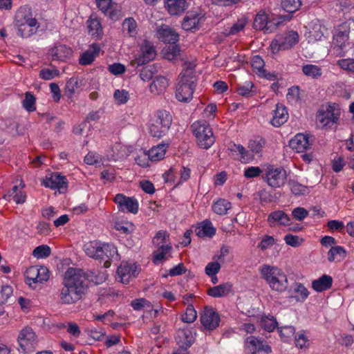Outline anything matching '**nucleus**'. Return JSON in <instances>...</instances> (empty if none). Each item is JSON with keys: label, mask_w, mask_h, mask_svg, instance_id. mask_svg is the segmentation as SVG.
Listing matches in <instances>:
<instances>
[{"label": "nucleus", "mask_w": 354, "mask_h": 354, "mask_svg": "<svg viewBox=\"0 0 354 354\" xmlns=\"http://www.w3.org/2000/svg\"><path fill=\"white\" fill-rule=\"evenodd\" d=\"M327 33V28L321 25H317L314 27L312 35L316 41H321L323 37H325V35Z\"/></svg>", "instance_id": "e2e57ef3"}, {"label": "nucleus", "mask_w": 354, "mask_h": 354, "mask_svg": "<svg viewBox=\"0 0 354 354\" xmlns=\"http://www.w3.org/2000/svg\"><path fill=\"white\" fill-rule=\"evenodd\" d=\"M279 333L283 342H287L295 333V329L292 326H286L278 328Z\"/></svg>", "instance_id": "4d7b16f0"}, {"label": "nucleus", "mask_w": 354, "mask_h": 354, "mask_svg": "<svg viewBox=\"0 0 354 354\" xmlns=\"http://www.w3.org/2000/svg\"><path fill=\"white\" fill-rule=\"evenodd\" d=\"M260 326L266 331L272 332L278 327V322L273 316H263L260 320Z\"/></svg>", "instance_id": "f704fd0d"}, {"label": "nucleus", "mask_w": 354, "mask_h": 354, "mask_svg": "<svg viewBox=\"0 0 354 354\" xmlns=\"http://www.w3.org/2000/svg\"><path fill=\"white\" fill-rule=\"evenodd\" d=\"M199 20L198 15L196 13L187 15L183 19L182 27L185 30H192L197 28Z\"/></svg>", "instance_id": "72a5a7b5"}, {"label": "nucleus", "mask_w": 354, "mask_h": 354, "mask_svg": "<svg viewBox=\"0 0 354 354\" xmlns=\"http://www.w3.org/2000/svg\"><path fill=\"white\" fill-rule=\"evenodd\" d=\"M232 290V284L230 283H225L220 284L207 290L208 295L212 297H221L227 295Z\"/></svg>", "instance_id": "c756f323"}, {"label": "nucleus", "mask_w": 354, "mask_h": 354, "mask_svg": "<svg viewBox=\"0 0 354 354\" xmlns=\"http://www.w3.org/2000/svg\"><path fill=\"white\" fill-rule=\"evenodd\" d=\"M221 265L216 261L209 263L205 267V274L208 276L216 275L220 270Z\"/></svg>", "instance_id": "338daca9"}, {"label": "nucleus", "mask_w": 354, "mask_h": 354, "mask_svg": "<svg viewBox=\"0 0 354 354\" xmlns=\"http://www.w3.org/2000/svg\"><path fill=\"white\" fill-rule=\"evenodd\" d=\"M288 118V114L286 108L281 104H277L271 124L274 127H280L287 121Z\"/></svg>", "instance_id": "a878e982"}, {"label": "nucleus", "mask_w": 354, "mask_h": 354, "mask_svg": "<svg viewBox=\"0 0 354 354\" xmlns=\"http://www.w3.org/2000/svg\"><path fill=\"white\" fill-rule=\"evenodd\" d=\"M141 54L138 57L131 61L132 66H142L155 59L156 53L155 48L149 41H145L140 48Z\"/></svg>", "instance_id": "ddd939ff"}, {"label": "nucleus", "mask_w": 354, "mask_h": 354, "mask_svg": "<svg viewBox=\"0 0 354 354\" xmlns=\"http://www.w3.org/2000/svg\"><path fill=\"white\" fill-rule=\"evenodd\" d=\"M228 148L232 152H235L241 156L240 160H248L253 157V155L241 145L230 144Z\"/></svg>", "instance_id": "4c0bfd02"}, {"label": "nucleus", "mask_w": 354, "mask_h": 354, "mask_svg": "<svg viewBox=\"0 0 354 354\" xmlns=\"http://www.w3.org/2000/svg\"><path fill=\"white\" fill-rule=\"evenodd\" d=\"M231 208V203L225 199H219L212 205L213 211L218 215H224Z\"/></svg>", "instance_id": "e433bc0d"}, {"label": "nucleus", "mask_w": 354, "mask_h": 354, "mask_svg": "<svg viewBox=\"0 0 354 354\" xmlns=\"http://www.w3.org/2000/svg\"><path fill=\"white\" fill-rule=\"evenodd\" d=\"M158 71V67L156 64L149 65L142 68L140 77L143 81H149Z\"/></svg>", "instance_id": "37998d69"}, {"label": "nucleus", "mask_w": 354, "mask_h": 354, "mask_svg": "<svg viewBox=\"0 0 354 354\" xmlns=\"http://www.w3.org/2000/svg\"><path fill=\"white\" fill-rule=\"evenodd\" d=\"M35 102V97L30 92H26L22 102L23 107L28 112H32L36 109Z\"/></svg>", "instance_id": "8fccbe9b"}, {"label": "nucleus", "mask_w": 354, "mask_h": 354, "mask_svg": "<svg viewBox=\"0 0 354 354\" xmlns=\"http://www.w3.org/2000/svg\"><path fill=\"white\" fill-rule=\"evenodd\" d=\"M192 128L201 148L208 149L214 143L212 129L206 121L194 122Z\"/></svg>", "instance_id": "20e7f679"}, {"label": "nucleus", "mask_w": 354, "mask_h": 354, "mask_svg": "<svg viewBox=\"0 0 354 354\" xmlns=\"http://www.w3.org/2000/svg\"><path fill=\"white\" fill-rule=\"evenodd\" d=\"M196 84L178 82L176 85V97L179 102H188L193 97Z\"/></svg>", "instance_id": "2eb2a0df"}, {"label": "nucleus", "mask_w": 354, "mask_h": 354, "mask_svg": "<svg viewBox=\"0 0 354 354\" xmlns=\"http://www.w3.org/2000/svg\"><path fill=\"white\" fill-rule=\"evenodd\" d=\"M313 140H310L308 135L297 133L289 142V146L297 153L306 151L312 145Z\"/></svg>", "instance_id": "a211bd4d"}, {"label": "nucleus", "mask_w": 354, "mask_h": 354, "mask_svg": "<svg viewBox=\"0 0 354 354\" xmlns=\"http://www.w3.org/2000/svg\"><path fill=\"white\" fill-rule=\"evenodd\" d=\"M299 86H292L288 89L287 100L292 104H297L301 101Z\"/></svg>", "instance_id": "6e6d98bb"}, {"label": "nucleus", "mask_w": 354, "mask_h": 354, "mask_svg": "<svg viewBox=\"0 0 354 354\" xmlns=\"http://www.w3.org/2000/svg\"><path fill=\"white\" fill-rule=\"evenodd\" d=\"M17 342L24 354L34 352L38 344L37 336L30 327H25L20 331Z\"/></svg>", "instance_id": "39448f33"}, {"label": "nucleus", "mask_w": 354, "mask_h": 354, "mask_svg": "<svg viewBox=\"0 0 354 354\" xmlns=\"http://www.w3.org/2000/svg\"><path fill=\"white\" fill-rule=\"evenodd\" d=\"M352 25H354V21H347L339 24L334 29V44L340 49H343L348 43Z\"/></svg>", "instance_id": "0eeeda50"}, {"label": "nucleus", "mask_w": 354, "mask_h": 354, "mask_svg": "<svg viewBox=\"0 0 354 354\" xmlns=\"http://www.w3.org/2000/svg\"><path fill=\"white\" fill-rule=\"evenodd\" d=\"M286 171L283 168L268 167L266 174V181L272 187H280L286 180Z\"/></svg>", "instance_id": "f8f14e48"}, {"label": "nucleus", "mask_w": 354, "mask_h": 354, "mask_svg": "<svg viewBox=\"0 0 354 354\" xmlns=\"http://www.w3.org/2000/svg\"><path fill=\"white\" fill-rule=\"evenodd\" d=\"M79 87V78L77 77H71L66 85V93L71 97L75 93V88Z\"/></svg>", "instance_id": "052dcab7"}, {"label": "nucleus", "mask_w": 354, "mask_h": 354, "mask_svg": "<svg viewBox=\"0 0 354 354\" xmlns=\"http://www.w3.org/2000/svg\"><path fill=\"white\" fill-rule=\"evenodd\" d=\"M88 32L92 36L101 37L103 34L101 23L97 19L90 18L87 21Z\"/></svg>", "instance_id": "c9c22d12"}, {"label": "nucleus", "mask_w": 354, "mask_h": 354, "mask_svg": "<svg viewBox=\"0 0 354 354\" xmlns=\"http://www.w3.org/2000/svg\"><path fill=\"white\" fill-rule=\"evenodd\" d=\"M59 74L58 70H50L48 68H43L39 72V77L45 80H50Z\"/></svg>", "instance_id": "0e129e2a"}, {"label": "nucleus", "mask_w": 354, "mask_h": 354, "mask_svg": "<svg viewBox=\"0 0 354 354\" xmlns=\"http://www.w3.org/2000/svg\"><path fill=\"white\" fill-rule=\"evenodd\" d=\"M337 64L344 70L354 72V59H342L337 62Z\"/></svg>", "instance_id": "774afa93"}, {"label": "nucleus", "mask_w": 354, "mask_h": 354, "mask_svg": "<svg viewBox=\"0 0 354 354\" xmlns=\"http://www.w3.org/2000/svg\"><path fill=\"white\" fill-rule=\"evenodd\" d=\"M215 233L216 229L208 220L203 221L201 225L196 229V234L199 237H212Z\"/></svg>", "instance_id": "7c9ffc66"}, {"label": "nucleus", "mask_w": 354, "mask_h": 354, "mask_svg": "<svg viewBox=\"0 0 354 354\" xmlns=\"http://www.w3.org/2000/svg\"><path fill=\"white\" fill-rule=\"evenodd\" d=\"M197 317L196 310L194 309L192 305H189L187 307L185 315H182V321L185 323H192Z\"/></svg>", "instance_id": "864d4df0"}, {"label": "nucleus", "mask_w": 354, "mask_h": 354, "mask_svg": "<svg viewBox=\"0 0 354 354\" xmlns=\"http://www.w3.org/2000/svg\"><path fill=\"white\" fill-rule=\"evenodd\" d=\"M166 152V147L165 145H158L157 147H152L149 151V158L151 161H157L164 158Z\"/></svg>", "instance_id": "a19ab883"}, {"label": "nucleus", "mask_w": 354, "mask_h": 354, "mask_svg": "<svg viewBox=\"0 0 354 354\" xmlns=\"http://www.w3.org/2000/svg\"><path fill=\"white\" fill-rule=\"evenodd\" d=\"M30 26H39L35 18L32 17L30 8L27 6L20 7L15 13L14 24L21 25L26 24Z\"/></svg>", "instance_id": "4468645a"}, {"label": "nucleus", "mask_w": 354, "mask_h": 354, "mask_svg": "<svg viewBox=\"0 0 354 354\" xmlns=\"http://www.w3.org/2000/svg\"><path fill=\"white\" fill-rule=\"evenodd\" d=\"M333 278L327 274H324L318 279L313 280L312 288L317 292H323L331 288Z\"/></svg>", "instance_id": "c85d7f7f"}, {"label": "nucleus", "mask_w": 354, "mask_h": 354, "mask_svg": "<svg viewBox=\"0 0 354 354\" xmlns=\"http://www.w3.org/2000/svg\"><path fill=\"white\" fill-rule=\"evenodd\" d=\"M262 277L268 283L270 288L279 292H284L288 286L286 274L279 268L264 265L260 270Z\"/></svg>", "instance_id": "f03ea898"}, {"label": "nucleus", "mask_w": 354, "mask_h": 354, "mask_svg": "<svg viewBox=\"0 0 354 354\" xmlns=\"http://www.w3.org/2000/svg\"><path fill=\"white\" fill-rule=\"evenodd\" d=\"M291 192L296 196L304 195L306 194L308 187L297 180L290 179L288 181Z\"/></svg>", "instance_id": "de8ad7c7"}, {"label": "nucleus", "mask_w": 354, "mask_h": 354, "mask_svg": "<svg viewBox=\"0 0 354 354\" xmlns=\"http://www.w3.org/2000/svg\"><path fill=\"white\" fill-rule=\"evenodd\" d=\"M42 184L53 189H58L60 193L64 192V189L67 187L68 181L65 176H61L57 173L52 174L50 177H46Z\"/></svg>", "instance_id": "f3484780"}, {"label": "nucleus", "mask_w": 354, "mask_h": 354, "mask_svg": "<svg viewBox=\"0 0 354 354\" xmlns=\"http://www.w3.org/2000/svg\"><path fill=\"white\" fill-rule=\"evenodd\" d=\"M346 255V252L343 247L339 245L331 247L328 252V260L333 262L337 257L344 258Z\"/></svg>", "instance_id": "49530a36"}, {"label": "nucleus", "mask_w": 354, "mask_h": 354, "mask_svg": "<svg viewBox=\"0 0 354 354\" xmlns=\"http://www.w3.org/2000/svg\"><path fill=\"white\" fill-rule=\"evenodd\" d=\"M294 291L298 295L296 296L297 301H304L309 295L308 289L301 283H295Z\"/></svg>", "instance_id": "3c124183"}, {"label": "nucleus", "mask_w": 354, "mask_h": 354, "mask_svg": "<svg viewBox=\"0 0 354 354\" xmlns=\"http://www.w3.org/2000/svg\"><path fill=\"white\" fill-rule=\"evenodd\" d=\"M15 26L17 28L18 35L22 38H28L34 35L39 28V26H30L27 23L21 24V26L15 25Z\"/></svg>", "instance_id": "58836bf2"}, {"label": "nucleus", "mask_w": 354, "mask_h": 354, "mask_svg": "<svg viewBox=\"0 0 354 354\" xmlns=\"http://www.w3.org/2000/svg\"><path fill=\"white\" fill-rule=\"evenodd\" d=\"M72 54L71 48L64 45H60L52 50V57L53 60L64 61Z\"/></svg>", "instance_id": "2f4dec72"}, {"label": "nucleus", "mask_w": 354, "mask_h": 354, "mask_svg": "<svg viewBox=\"0 0 354 354\" xmlns=\"http://www.w3.org/2000/svg\"><path fill=\"white\" fill-rule=\"evenodd\" d=\"M124 29H127L128 34L130 36H134L136 35L137 23L135 19L132 17H129L124 19L123 22Z\"/></svg>", "instance_id": "13d9d810"}, {"label": "nucleus", "mask_w": 354, "mask_h": 354, "mask_svg": "<svg viewBox=\"0 0 354 354\" xmlns=\"http://www.w3.org/2000/svg\"><path fill=\"white\" fill-rule=\"evenodd\" d=\"M138 266L136 263L122 262L118 268V278L123 283L128 284L132 278H136L139 273Z\"/></svg>", "instance_id": "9b49d317"}, {"label": "nucleus", "mask_w": 354, "mask_h": 354, "mask_svg": "<svg viewBox=\"0 0 354 354\" xmlns=\"http://www.w3.org/2000/svg\"><path fill=\"white\" fill-rule=\"evenodd\" d=\"M158 39L164 43L175 44L178 41V34L172 28L163 25L158 30Z\"/></svg>", "instance_id": "412c9836"}, {"label": "nucleus", "mask_w": 354, "mask_h": 354, "mask_svg": "<svg viewBox=\"0 0 354 354\" xmlns=\"http://www.w3.org/2000/svg\"><path fill=\"white\" fill-rule=\"evenodd\" d=\"M117 249L115 247L110 245L109 244H101L99 243L95 259L103 260L106 257L107 260L105 261L104 266L105 268H109L111 265L110 260L115 254H117Z\"/></svg>", "instance_id": "6ab92c4d"}, {"label": "nucleus", "mask_w": 354, "mask_h": 354, "mask_svg": "<svg viewBox=\"0 0 354 354\" xmlns=\"http://www.w3.org/2000/svg\"><path fill=\"white\" fill-rule=\"evenodd\" d=\"M317 120L323 127H331L338 120V115L330 106L326 111H319Z\"/></svg>", "instance_id": "4be33fe9"}, {"label": "nucleus", "mask_w": 354, "mask_h": 354, "mask_svg": "<svg viewBox=\"0 0 354 354\" xmlns=\"http://www.w3.org/2000/svg\"><path fill=\"white\" fill-rule=\"evenodd\" d=\"M245 347L250 354H268L272 352L271 347L268 344H263L261 338L254 336L247 337L245 341Z\"/></svg>", "instance_id": "9d476101"}, {"label": "nucleus", "mask_w": 354, "mask_h": 354, "mask_svg": "<svg viewBox=\"0 0 354 354\" xmlns=\"http://www.w3.org/2000/svg\"><path fill=\"white\" fill-rule=\"evenodd\" d=\"M165 6L171 15H180L183 14L188 7L186 0H165Z\"/></svg>", "instance_id": "aec40b11"}, {"label": "nucleus", "mask_w": 354, "mask_h": 354, "mask_svg": "<svg viewBox=\"0 0 354 354\" xmlns=\"http://www.w3.org/2000/svg\"><path fill=\"white\" fill-rule=\"evenodd\" d=\"M38 273L37 266H30L26 271V277L28 281L38 282Z\"/></svg>", "instance_id": "69168bd1"}, {"label": "nucleus", "mask_w": 354, "mask_h": 354, "mask_svg": "<svg viewBox=\"0 0 354 354\" xmlns=\"http://www.w3.org/2000/svg\"><path fill=\"white\" fill-rule=\"evenodd\" d=\"M299 41V35L295 31H290L283 40V42L287 46V49L292 48Z\"/></svg>", "instance_id": "bf43d9fd"}, {"label": "nucleus", "mask_w": 354, "mask_h": 354, "mask_svg": "<svg viewBox=\"0 0 354 354\" xmlns=\"http://www.w3.org/2000/svg\"><path fill=\"white\" fill-rule=\"evenodd\" d=\"M83 276L84 277V281L87 279L95 284H101L106 279L103 272L95 269L88 270L85 273L83 272Z\"/></svg>", "instance_id": "473e14b6"}, {"label": "nucleus", "mask_w": 354, "mask_h": 354, "mask_svg": "<svg viewBox=\"0 0 354 354\" xmlns=\"http://www.w3.org/2000/svg\"><path fill=\"white\" fill-rule=\"evenodd\" d=\"M266 144V140L262 138H257L254 140H250L248 143V148L250 152L253 153H259L261 151L263 147Z\"/></svg>", "instance_id": "a18cd8bd"}, {"label": "nucleus", "mask_w": 354, "mask_h": 354, "mask_svg": "<svg viewBox=\"0 0 354 354\" xmlns=\"http://www.w3.org/2000/svg\"><path fill=\"white\" fill-rule=\"evenodd\" d=\"M304 74L314 79L319 78L322 73L321 68L313 64H306L302 66Z\"/></svg>", "instance_id": "ea45409f"}, {"label": "nucleus", "mask_w": 354, "mask_h": 354, "mask_svg": "<svg viewBox=\"0 0 354 354\" xmlns=\"http://www.w3.org/2000/svg\"><path fill=\"white\" fill-rule=\"evenodd\" d=\"M64 286L61 290L59 299L62 304H71L81 299L87 291L84 283L83 270L69 268L65 272Z\"/></svg>", "instance_id": "f257e3e1"}, {"label": "nucleus", "mask_w": 354, "mask_h": 354, "mask_svg": "<svg viewBox=\"0 0 354 354\" xmlns=\"http://www.w3.org/2000/svg\"><path fill=\"white\" fill-rule=\"evenodd\" d=\"M50 248L47 245H41L36 247L33 252L32 255L37 259L46 258L50 255Z\"/></svg>", "instance_id": "603ef678"}, {"label": "nucleus", "mask_w": 354, "mask_h": 354, "mask_svg": "<svg viewBox=\"0 0 354 354\" xmlns=\"http://www.w3.org/2000/svg\"><path fill=\"white\" fill-rule=\"evenodd\" d=\"M254 84L251 82H246L243 85H239L236 88V91L239 95L249 97L252 96L255 91L252 90Z\"/></svg>", "instance_id": "09e8293b"}, {"label": "nucleus", "mask_w": 354, "mask_h": 354, "mask_svg": "<svg viewBox=\"0 0 354 354\" xmlns=\"http://www.w3.org/2000/svg\"><path fill=\"white\" fill-rule=\"evenodd\" d=\"M99 243L96 241H91L86 243L84 245V250L87 256L95 259V254H97V250L98 248Z\"/></svg>", "instance_id": "680f3d73"}, {"label": "nucleus", "mask_w": 354, "mask_h": 354, "mask_svg": "<svg viewBox=\"0 0 354 354\" xmlns=\"http://www.w3.org/2000/svg\"><path fill=\"white\" fill-rule=\"evenodd\" d=\"M113 97L118 104H126L129 100V92L126 90L117 89L114 92Z\"/></svg>", "instance_id": "5fc2aeb1"}, {"label": "nucleus", "mask_w": 354, "mask_h": 354, "mask_svg": "<svg viewBox=\"0 0 354 354\" xmlns=\"http://www.w3.org/2000/svg\"><path fill=\"white\" fill-rule=\"evenodd\" d=\"M301 6V0H281L283 9L289 13L298 10Z\"/></svg>", "instance_id": "c03bdc74"}, {"label": "nucleus", "mask_w": 354, "mask_h": 354, "mask_svg": "<svg viewBox=\"0 0 354 354\" xmlns=\"http://www.w3.org/2000/svg\"><path fill=\"white\" fill-rule=\"evenodd\" d=\"M279 27V22H274L264 10H260L255 16L253 28L257 30H264L266 33L275 31Z\"/></svg>", "instance_id": "423d86ee"}, {"label": "nucleus", "mask_w": 354, "mask_h": 354, "mask_svg": "<svg viewBox=\"0 0 354 354\" xmlns=\"http://www.w3.org/2000/svg\"><path fill=\"white\" fill-rule=\"evenodd\" d=\"M268 222L270 226L275 224L281 225H290L291 224L290 217L282 210L272 212L268 216Z\"/></svg>", "instance_id": "b1692460"}, {"label": "nucleus", "mask_w": 354, "mask_h": 354, "mask_svg": "<svg viewBox=\"0 0 354 354\" xmlns=\"http://www.w3.org/2000/svg\"><path fill=\"white\" fill-rule=\"evenodd\" d=\"M196 65L192 62L184 64V68L179 75V82L196 84V78L194 75V68Z\"/></svg>", "instance_id": "bb28decb"}, {"label": "nucleus", "mask_w": 354, "mask_h": 354, "mask_svg": "<svg viewBox=\"0 0 354 354\" xmlns=\"http://www.w3.org/2000/svg\"><path fill=\"white\" fill-rule=\"evenodd\" d=\"M192 332L189 329H180L176 336V342L179 347L189 348L194 342Z\"/></svg>", "instance_id": "5701e85b"}, {"label": "nucleus", "mask_w": 354, "mask_h": 354, "mask_svg": "<svg viewBox=\"0 0 354 354\" xmlns=\"http://www.w3.org/2000/svg\"><path fill=\"white\" fill-rule=\"evenodd\" d=\"M166 237H169V234L165 231H158L153 239V243L156 245L162 244L157 251L153 252V261L156 263L165 258L166 253L172 249L170 245H165L166 243Z\"/></svg>", "instance_id": "1a4fd4ad"}, {"label": "nucleus", "mask_w": 354, "mask_h": 354, "mask_svg": "<svg viewBox=\"0 0 354 354\" xmlns=\"http://www.w3.org/2000/svg\"><path fill=\"white\" fill-rule=\"evenodd\" d=\"M200 321L205 329L213 330L216 329L221 322L218 313L211 306H205L201 313Z\"/></svg>", "instance_id": "6e6552de"}, {"label": "nucleus", "mask_w": 354, "mask_h": 354, "mask_svg": "<svg viewBox=\"0 0 354 354\" xmlns=\"http://www.w3.org/2000/svg\"><path fill=\"white\" fill-rule=\"evenodd\" d=\"M172 116L169 111H158L149 124L150 135L156 138H162L170 128Z\"/></svg>", "instance_id": "7ed1b4c3"}, {"label": "nucleus", "mask_w": 354, "mask_h": 354, "mask_svg": "<svg viewBox=\"0 0 354 354\" xmlns=\"http://www.w3.org/2000/svg\"><path fill=\"white\" fill-rule=\"evenodd\" d=\"M180 47L178 45L171 44L162 49V54L165 59L173 60L180 55Z\"/></svg>", "instance_id": "79ce46f5"}, {"label": "nucleus", "mask_w": 354, "mask_h": 354, "mask_svg": "<svg viewBox=\"0 0 354 354\" xmlns=\"http://www.w3.org/2000/svg\"><path fill=\"white\" fill-rule=\"evenodd\" d=\"M114 202L118 205L120 210L136 214L138 211V203L136 199L127 197L122 194H118L115 196Z\"/></svg>", "instance_id": "dca6fc26"}, {"label": "nucleus", "mask_w": 354, "mask_h": 354, "mask_svg": "<svg viewBox=\"0 0 354 354\" xmlns=\"http://www.w3.org/2000/svg\"><path fill=\"white\" fill-rule=\"evenodd\" d=\"M100 46L96 43L92 44L89 48L82 53L79 59V64L82 66L91 64L95 59V57L99 55Z\"/></svg>", "instance_id": "393cba45"}, {"label": "nucleus", "mask_w": 354, "mask_h": 354, "mask_svg": "<svg viewBox=\"0 0 354 354\" xmlns=\"http://www.w3.org/2000/svg\"><path fill=\"white\" fill-rule=\"evenodd\" d=\"M168 85V80L164 76L158 75L149 85V90L151 93L160 95L165 91Z\"/></svg>", "instance_id": "cd10ccee"}]
</instances>
